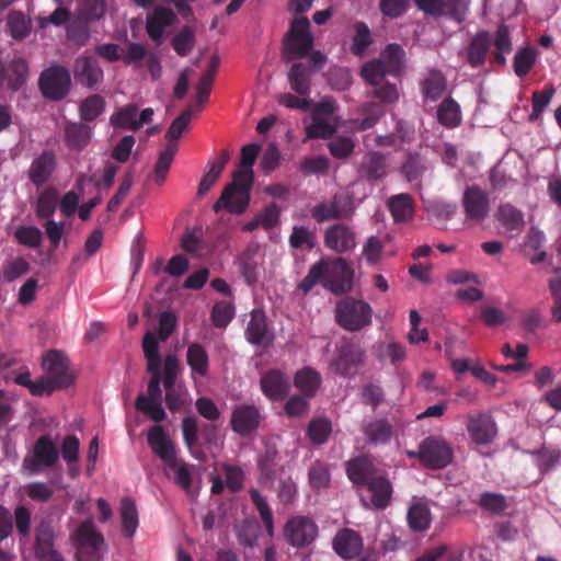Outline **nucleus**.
Listing matches in <instances>:
<instances>
[{
    "label": "nucleus",
    "instance_id": "f8f14e48",
    "mask_svg": "<svg viewBox=\"0 0 561 561\" xmlns=\"http://www.w3.org/2000/svg\"><path fill=\"white\" fill-rule=\"evenodd\" d=\"M56 534L50 522L42 520L35 528L34 554L37 561H65L55 548Z\"/></svg>",
    "mask_w": 561,
    "mask_h": 561
},
{
    "label": "nucleus",
    "instance_id": "e433bc0d",
    "mask_svg": "<svg viewBox=\"0 0 561 561\" xmlns=\"http://www.w3.org/2000/svg\"><path fill=\"white\" fill-rule=\"evenodd\" d=\"M91 127L82 123H70L65 129L66 145L72 150H82L91 140Z\"/></svg>",
    "mask_w": 561,
    "mask_h": 561
},
{
    "label": "nucleus",
    "instance_id": "de8ad7c7",
    "mask_svg": "<svg viewBox=\"0 0 561 561\" xmlns=\"http://www.w3.org/2000/svg\"><path fill=\"white\" fill-rule=\"evenodd\" d=\"M28 67L23 58H15L5 66V80L11 90L18 91L26 81Z\"/></svg>",
    "mask_w": 561,
    "mask_h": 561
},
{
    "label": "nucleus",
    "instance_id": "09e8293b",
    "mask_svg": "<svg viewBox=\"0 0 561 561\" xmlns=\"http://www.w3.org/2000/svg\"><path fill=\"white\" fill-rule=\"evenodd\" d=\"M530 454L535 457L541 474L550 472L561 459V451L558 448L541 447Z\"/></svg>",
    "mask_w": 561,
    "mask_h": 561
},
{
    "label": "nucleus",
    "instance_id": "8fccbe9b",
    "mask_svg": "<svg viewBox=\"0 0 561 561\" xmlns=\"http://www.w3.org/2000/svg\"><path fill=\"white\" fill-rule=\"evenodd\" d=\"M144 355L147 360V370H156L161 368L160 347L156 335L152 332H147L142 339Z\"/></svg>",
    "mask_w": 561,
    "mask_h": 561
},
{
    "label": "nucleus",
    "instance_id": "69168bd1",
    "mask_svg": "<svg viewBox=\"0 0 561 561\" xmlns=\"http://www.w3.org/2000/svg\"><path fill=\"white\" fill-rule=\"evenodd\" d=\"M182 434L184 444L186 445L191 454L196 459H202V457H199V455L194 450L198 439V424L196 417L185 416L182 420Z\"/></svg>",
    "mask_w": 561,
    "mask_h": 561
},
{
    "label": "nucleus",
    "instance_id": "f03ea898",
    "mask_svg": "<svg viewBox=\"0 0 561 561\" xmlns=\"http://www.w3.org/2000/svg\"><path fill=\"white\" fill-rule=\"evenodd\" d=\"M354 272L347 262L335 259L331 264L321 260L309 268L298 288L308 294L318 283L334 295H342L352 289Z\"/></svg>",
    "mask_w": 561,
    "mask_h": 561
},
{
    "label": "nucleus",
    "instance_id": "6e6d98bb",
    "mask_svg": "<svg viewBox=\"0 0 561 561\" xmlns=\"http://www.w3.org/2000/svg\"><path fill=\"white\" fill-rule=\"evenodd\" d=\"M105 110V100L99 94H92L84 99L79 107L80 117L83 122H92Z\"/></svg>",
    "mask_w": 561,
    "mask_h": 561
},
{
    "label": "nucleus",
    "instance_id": "2eb2a0df",
    "mask_svg": "<svg viewBox=\"0 0 561 561\" xmlns=\"http://www.w3.org/2000/svg\"><path fill=\"white\" fill-rule=\"evenodd\" d=\"M244 336L250 344L255 346L268 347L273 344L275 335L262 309H253L250 312Z\"/></svg>",
    "mask_w": 561,
    "mask_h": 561
},
{
    "label": "nucleus",
    "instance_id": "9b49d317",
    "mask_svg": "<svg viewBox=\"0 0 561 561\" xmlns=\"http://www.w3.org/2000/svg\"><path fill=\"white\" fill-rule=\"evenodd\" d=\"M318 535L317 524L309 517L295 516L284 528L286 541L296 548L307 547L313 542Z\"/></svg>",
    "mask_w": 561,
    "mask_h": 561
},
{
    "label": "nucleus",
    "instance_id": "a19ab883",
    "mask_svg": "<svg viewBox=\"0 0 561 561\" xmlns=\"http://www.w3.org/2000/svg\"><path fill=\"white\" fill-rule=\"evenodd\" d=\"M437 121L447 128H455L461 123L459 104L451 98L442 101L437 108Z\"/></svg>",
    "mask_w": 561,
    "mask_h": 561
},
{
    "label": "nucleus",
    "instance_id": "4be33fe9",
    "mask_svg": "<svg viewBox=\"0 0 561 561\" xmlns=\"http://www.w3.org/2000/svg\"><path fill=\"white\" fill-rule=\"evenodd\" d=\"M263 394L271 401L284 400L290 391V380L279 369L265 371L260 379Z\"/></svg>",
    "mask_w": 561,
    "mask_h": 561
},
{
    "label": "nucleus",
    "instance_id": "72a5a7b5",
    "mask_svg": "<svg viewBox=\"0 0 561 561\" xmlns=\"http://www.w3.org/2000/svg\"><path fill=\"white\" fill-rule=\"evenodd\" d=\"M312 70L304 62H295L288 72V82L290 89L297 94L306 96L310 93V80Z\"/></svg>",
    "mask_w": 561,
    "mask_h": 561
},
{
    "label": "nucleus",
    "instance_id": "4468645a",
    "mask_svg": "<svg viewBox=\"0 0 561 561\" xmlns=\"http://www.w3.org/2000/svg\"><path fill=\"white\" fill-rule=\"evenodd\" d=\"M263 416L260 408L254 404L236 405L231 413V430L240 436L248 437L254 433Z\"/></svg>",
    "mask_w": 561,
    "mask_h": 561
},
{
    "label": "nucleus",
    "instance_id": "f257e3e1",
    "mask_svg": "<svg viewBox=\"0 0 561 561\" xmlns=\"http://www.w3.org/2000/svg\"><path fill=\"white\" fill-rule=\"evenodd\" d=\"M492 45L494 46V51L491 54L492 62L505 66L506 55L513 50L511 33L506 24L499 25L493 35L485 30L478 31L466 47L459 51V57L472 69L482 68L488 60Z\"/></svg>",
    "mask_w": 561,
    "mask_h": 561
},
{
    "label": "nucleus",
    "instance_id": "4d7b16f0",
    "mask_svg": "<svg viewBox=\"0 0 561 561\" xmlns=\"http://www.w3.org/2000/svg\"><path fill=\"white\" fill-rule=\"evenodd\" d=\"M289 245L293 249L312 250L317 243L316 233L305 226H294L289 236Z\"/></svg>",
    "mask_w": 561,
    "mask_h": 561
},
{
    "label": "nucleus",
    "instance_id": "3c124183",
    "mask_svg": "<svg viewBox=\"0 0 561 561\" xmlns=\"http://www.w3.org/2000/svg\"><path fill=\"white\" fill-rule=\"evenodd\" d=\"M409 527L416 533L426 530L431 524L430 510L420 503L413 504L408 512Z\"/></svg>",
    "mask_w": 561,
    "mask_h": 561
},
{
    "label": "nucleus",
    "instance_id": "13d9d810",
    "mask_svg": "<svg viewBox=\"0 0 561 561\" xmlns=\"http://www.w3.org/2000/svg\"><path fill=\"white\" fill-rule=\"evenodd\" d=\"M7 26L10 35L15 39L25 38L31 32V21L22 13L13 11L9 13Z\"/></svg>",
    "mask_w": 561,
    "mask_h": 561
},
{
    "label": "nucleus",
    "instance_id": "6ab92c4d",
    "mask_svg": "<svg viewBox=\"0 0 561 561\" xmlns=\"http://www.w3.org/2000/svg\"><path fill=\"white\" fill-rule=\"evenodd\" d=\"M72 73L76 82L88 89L95 88L104 78L99 61L91 56L77 57L72 66Z\"/></svg>",
    "mask_w": 561,
    "mask_h": 561
},
{
    "label": "nucleus",
    "instance_id": "39448f33",
    "mask_svg": "<svg viewBox=\"0 0 561 561\" xmlns=\"http://www.w3.org/2000/svg\"><path fill=\"white\" fill-rule=\"evenodd\" d=\"M373 309L364 300L345 297L337 302L335 319L337 324L346 331L356 332L371 323Z\"/></svg>",
    "mask_w": 561,
    "mask_h": 561
},
{
    "label": "nucleus",
    "instance_id": "58836bf2",
    "mask_svg": "<svg viewBox=\"0 0 561 561\" xmlns=\"http://www.w3.org/2000/svg\"><path fill=\"white\" fill-rule=\"evenodd\" d=\"M294 385L306 398H312L321 385V376L313 368L305 367L296 373Z\"/></svg>",
    "mask_w": 561,
    "mask_h": 561
},
{
    "label": "nucleus",
    "instance_id": "f704fd0d",
    "mask_svg": "<svg viewBox=\"0 0 561 561\" xmlns=\"http://www.w3.org/2000/svg\"><path fill=\"white\" fill-rule=\"evenodd\" d=\"M186 363L192 370V375L205 377L209 371V356L205 347L197 343H191L186 352Z\"/></svg>",
    "mask_w": 561,
    "mask_h": 561
},
{
    "label": "nucleus",
    "instance_id": "393cba45",
    "mask_svg": "<svg viewBox=\"0 0 561 561\" xmlns=\"http://www.w3.org/2000/svg\"><path fill=\"white\" fill-rule=\"evenodd\" d=\"M57 165L53 151L45 150L35 158L28 170V179L36 186H43L50 179Z\"/></svg>",
    "mask_w": 561,
    "mask_h": 561
},
{
    "label": "nucleus",
    "instance_id": "7ed1b4c3",
    "mask_svg": "<svg viewBox=\"0 0 561 561\" xmlns=\"http://www.w3.org/2000/svg\"><path fill=\"white\" fill-rule=\"evenodd\" d=\"M252 184V170H237L233 173V181L222 191L220 198L215 203V211L226 208L233 214L244 213L250 202Z\"/></svg>",
    "mask_w": 561,
    "mask_h": 561
},
{
    "label": "nucleus",
    "instance_id": "7c9ffc66",
    "mask_svg": "<svg viewBox=\"0 0 561 561\" xmlns=\"http://www.w3.org/2000/svg\"><path fill=\"white\" fill-rule=\"evenodd\" d=\"M496 220L508 232L519 234L525 228L524 213L511 203L501 204L495 214Z\"/></svg>",
    "mask_w": 561,
    "mask_h": 561
},
{
    "label": "nucleus",
    "instance_id": "473e14b6",
    "mask_svg": "<svg viewBox=\"0 0 561 561\" xmlns=\"http://www.w3.org/2000/svg\"><path fill=\"white\" fill-rule=\"evenodd\" d=\"M388 209L394 222H408L414 215V201L408 193L391 196L387 202Z\"/></svg>",
    "mask_w": 561,
    "mask_h": 561
},
{
    "label": "nucleus",
    "instance_id": "a878e982",
    "mask_svg": "<svg viewBox=\"0 0 561 561\" xmlns=\"http://www.w3.org/2000/svg\"><path fill=\"white\" fill-rule=\"evenodd\" d=\"M257 467L260 482L271 486L284 470V467L279 463V454L273 446L266 447L265 451L260 456Z\"/></svg>",
    "mask_w": 561,
    "mask_h": 561
},
{
    "label": "nucleus",
    "instance_id": "ddd939ff",
    "mask_svg": "<svg viewBox=\"0 0 561 561\" xmlns=\"http://www.w3.org/2000/svg\"><path fill=\"white\" fill-rule=\"evenodd\" d=\"M466 427L470 439L478 446H489L497 436L496 423L488 413L468 415Z\"/></svg>",
    "mask_w": 561,
    "mask_h": 561
},
{
    "label": "nucleus",
    "instance_id": "0eeeda50",
    "mask_svg": "<svg viewBox=\"0 0 561 561\" xmlns=\"http://www.w3.org/2000/svg\"><path fill=\"white\" fill-rule=\"evenodd\" d=\"M411 457H417L420 462L430 469H443L453 462L454 450L442 437L428 436L419 446L416 453H410Z\"/></svg>",
    "mask_w": 561,
    "mask_h": 561
},
{
    "label": "nucleus",
    "instance_id": "9d476101",
    "mask_svg": "<svg viewBox=\"0 0 561 561\" xmlns=\"http://www.w3.org/2000/svg\"><path fill=\"white\" fill-rule=\"evenodd\" d=\"M416 7L433 16H447L458 23L465 21L470 0H414Z\"/></svg>",
    "mask_w": 561,
    "mask_h": 561
},
{
    "label": "nucleus",
    "instance_id": "338daca9",
    "mask_svg": "<svg viewBox=\"0 0 561 561\" xmlns=\"http://www.w3.org/2000/svg\"><path fill=\"white\" fill-rule=\"evenodd\" d=\"M401 170L405 179L409 182H413L421 178L425 172V161L419 153H409Z\"/></svg>",
    "mask_w": 561,
    "mask_h": 561
},
{
    "label": "nucleus",
    "instance_id": "6e6552de",
    "mask_svg": "<svg viewBox=\"0 0 561 561\" xmlns=\"http://www.w3.org/2000/svg\"><path fill=\"white\" fill-rule=\"evenodd\" d=\"M59 459V449L49 435L39 436L32 455L23 459V468L31 474L38 473L43 468L54 467Z\"/></svg>",
    "mask_w": 561,
    "mask_h": 561
},
{
    "label": "nucleus",
    "instance_id": "c85d7f7f",
    "mask_svg": "<svg viewBox=\"0 0 561 561\" xmlns=\"http://www.w3.org/2000/svg\"><path fill=\"white\" fill-rule=\"evenodd\" d=\"M229 160V151L222 150L216 159L208 161L207 171L204 173L198 185L197 197L202 198L210 191V188L219 179L221 172L224 171Z\"/></svg>",
    "mask_w": 561,
    "mask_h": 561
},
{
    "label": "nucleus",
    "instance_id": "4c0bfd02",
    "mask_svg": "<svg viewBox=\"0 0 561 561\" xmlns=\"http://www.w3.org/2000/svg\"><path fill=\"white\" fill-rule=\"evenodd\" d=\"M447 89V80L443 72L437 69H431L426 78L421 83V90L425 99L437 101Z\"/></svg>",
    "mask_w": 561,
    "mask_h": 561
},
{
    "label": "nucleus",
    "instance_id": "680f3d73",
    "mask_svg": "<svg viewBox=\"0 0 561 561\" xmlns=\"http://www.w3.org/2000/svg\"><path fill=\"white\" fill-rule=\"evenodd\" d=\"M58 193L55 188H45L37 199L36 214L39 218H49L54 215L57 206Z\"/></svg>",
    "mask_w": 561,
    "mask_h": 561
},
{
    "label": "nucleus",
    "instance_id": "c9c22d12",
    "mask_svg": "<svg viewBox=\"0 0 561 561\" xmlns=\"http://www.w3.org/2000/svg\"><path fill=\"white\" fill-rule=\"evenodd\" d=\"M350 215L351 209L340 206L335 198L330 202L319 203L311 209V216L317 222L340 220Z\"/></svg>",
    "mask_w": 561,
    "mask_h": 561
},
{
    "label": "nucleus",
    "instance_id": "2f4dec72",
    "mask_svg": "<svg viewBox=\"0 0 561 561\" xmlns=\"http://www.w3.org/2000/svg\"><path fill=\"white\" fill-rule=\"evenodd\" d=\"M365 486L371 493L370 502L374 508L381 511L390 504L392 485L386 477L376 476Z\"/></svg>",
    "mask_w": 561,
    "mask_h": 561
},
{
    "label": "nucleus",
    "instance_id": "c03bdc74",
    "mask_svg": "<svg viewBox=\"0 0 561 561\" xmlns=\"http://www.w3.org/2000/svg\"><path fill=\"white\" fill-rule=\"evenodd\" d=\"M537 50L534 47L527 46L519 48L513 58V70L518 78L526 77L537 61Z\"/></svg>",
    "mask_w": 561,
    "mask_h": 561
},
{
    "label": "nucleus",
    "instance_id": "603ef678",
    "mask_svg": "<svg viewBox=\"0 0 561 561\" xmlns=\"http://www.w3.org/2000/svg\"><path fill=\"white\" fill-rule=\"evenodd\" d=\"M354 31L351 51L355 56H362L373 43L371 32L368 25L362 21L354 23Z\"/></svg>",
    "mask_w": 561,
    "mask_h": 561
},
{
    "label": "nucleus",
    "instance_id": "5fc2aeb1",
    "mask_svg": "<svg viewBox=\"0 0 561 561\" xmlns=\"http://www.w3.org/2000/svg\"><path fill=\"white\" fill-rule=\"evenodd\" d=\"M331 433L332 424L324 417L311 420L307 427V436L314 445H322L327 443Z\"/></svg>",
    "mask_w": 561,
    "mask_h": 561
},
{
    "label": "nucleus",
    "instance_id": "412c9836",
    "mask_svg": "<svg viewBox=\"0 0 561 561\" xmlns=\"http://www.w3.org/2000/svg\"><path fill=\"white\" fill-rule=\"evenodd\" d=\"M147 442L151 451L165 465L174 463L176 458L175 444L161 425H153L148 430Z\"/></svg>",
    "mask_w": 561,
    "mask_h": 561
},
{
    "label": "nucleus",
    "instance_id": "5701e85b",
    "mask_svg": "<svg viewBox=\"0 0 561 561\" xmlns=\"http://www.w3.org/2000/svg\"><path fill=\"white\" fill-rule=\"evenodd\" d=\"M332 548L344 560L355 559L362 552L363 539L354 529L342 528L335 534Z\"/></svg>",
    "mask_w": 561,
    "mask_h": 561
},
{
    "label": "nucleus",
    "instance_id": "a211bd4d",
    "mask_svg": "<svg viewBox=\"0 0 561 561\" xmlns=\"http://www.w3.org/2000/svg\"><path fill=\"white\" fill-rule=\"evenodd\" d=\"M43 367L48 374V378L59 388H66L73 381L69 373V363L67 356L60 351H49L43 358Z\"/></svg>",
    "mask_w": 561,
    "mask_h": 561
},
{
    "label": "nucleus",
    "instance_id": "864d4df0",
    "mask_svg": "<svg viewBox=\"0 0 561 561\" xmlns=\"http://www.w3.org/2000/svg\"><path fill=\"white\" fill-rule=\"evenodd\" d=\"M391 75L388 72V69L385 68L381 61H377L376 59L366 62L363 65L360 69L362 78L373 87V89L377 85H380L386 81V76Z\"/></svg>",
    "mask_w": 561,
    "mask_h": 561
},
{
    "label": "nucleus",
    "instance_id": "ea45409f",
    "mask_svg": "<svg viewBox=\"0 0 561 561\" xmlns=\"http://www.w3.org/2000/svg\"><path fill=\"white\" fill-rule=\"evenodd\" d=\"M363 431L367 440L374 445L387 444L392 436V425L385 419L370 421Z\"/></svg>",
    "mask_w": 561,
    "mask_h": 561
},
{
    "label": "nucleus",
    "instance_id": "a18cd8bd",
    "mask_svg": "<svg viewBox=\"0 0 561 561\" xmlns=\"http://www.w3.org/2000/svg\"><path fill=\"white\" fill-rule=\"evenodd\" d=\"M138 118V106L136 104H127L118 108L110 118L111 124L115 128L138 130L139 124Z\"/></svg>",
    "mask_w": 561,
    "mask_h": 561
},
{
    "label": "nucleus",
    "instance_id": "423d86ee",
    "mask_svg": "<svg viewBox=\"0 0 561 561\" xmlns=\"http://www.w3.org/2000/svg\"><path fill=\"white\" fill-rule=\"evenodd\" d=\"M312 47L313 37L308 18L294 19L284 39V58L286 60L304 58L310 54Z\"/></svg>",
    "mask_w": 561,
    "mask_h": 561
},
{
    "label": "nucleus",
    "instance_id": "1a4fd4ad",
    "mask_svg": "<svg viewBox=\"0 0 561 561\" xmlns=\"http://www.w3.org/2000/svg\"><path fill=\"white\" fill-rule=\"evenodd\" d=\"M71 84L70 72L62 66L45 69L38 79V87L46 99L60 101L69 93Z\"/></svg>",
    "mask_w": 561,
    "mask_h": 561
},
{
    "label": "nucleus",
    "instance_id": "bb28decb",
    "mask_svg": "<svg viewBox=\"0 0 561 561\" xmlns=\"http://www.w3.org/2000/svg\"><path fill=\"white\" fill-rule=\"evenodd\" d=\"M176 15L172 9L158 5L153 12L147 16L146 31L148 36L153 41L162 38L165 27L175 23Z\"/></svg>",
    "mask_w": 561,
    "mask_h": 561
},
{
    "label": "nucleus",
    "instance_id": "cd10ccee",
    "mask_svg": "<svg viewBox=\"0 0 561 561\" xmlns=\"http://www.w3.org/2000/svg\"><path fill=\"white\" fill-rule=\"evenodd\" d=\"M346 473L356 486H365L376 474V468L367 456H359L346 462Z\"/></svg>",
    "mask_w": 561,
    "mask_h": 561
},
{
    "label": "nucleus",
    "instance_id": "37998d69",
    "mask_svg": "<svg viewBox=\"0 0 561 561\" xmlns=\"http://www.w3.org/2000/svg\"><path fill=\"white\" fill-rule=\"evenodd\" d=\"M404 55L405 53L400 45L389 44L376 60L381 61L392 76H398L403 68Z\"/></svg>",
    "mask_w": 561,
    "mask_h": 561
},
{
    "label": "nucleus",
    "instance_id": "b1692460",
    "mask_svg": "<svg viewBox=\"0 0 561 561\" xmlns=\"http://www.w3.org/2000/svg\"><path fill=\"white\" fill-rule=\"evenodd\" d=\"M324 245L336 253H345L356 245L355 233L344 224H334L324 231Z\"/></svg>",
    "mask_w": 561,
    "mask_h": 561
},
{
    "label": "nucleus",
    "instance_id": "c756f323",
    "mask_svg": "<svg viewBox=\"0 0 561 561\" xmlns=\"http://www.w3.org/2000/svg\"><path fill=\"white\" fill-rule=\"evenodd\" d=\"M359 174L368 182L383 179L387 174L386 157L379 151L368 152L360 163Z\"/></svg>",
    "mask_w": 561,
    "mask_h": 561
},
{
    "label": "nucleus",
    "instance_id": "20e7f679",
    "mask_svg": "<svg viewBox=\"0 0 561 561\" xmlns=\"http://www.w3.org/2000/svg\"><path fill=\"white\" fill-rule=\"evenodd\" d=\"M73 539L77 545L78 561H102L106 545L92 519H85L78 526Z\"/></svg>",
    "mask_w": 561,
    "mask_h": 561
},
{
    "label": "nucleus",
    "instance_id": "79ce46f5",
    "mask_svg": "<svg viewBox=\"0 0 561 561\" xmlns=\"http://www.w3.org/2000/svg\"><path fill=\"white\" fill-rule=\"evenodd\" d=\"M122 533L130 538L136 533L139 520L135 502L130 497H124L121 502Z\"/></svg>",
    "mask_w": 561,
    "mask_h": 561
},
{
    "label": "nucleus",
    "instance_id": "774afa93",
    "mask_svg": "<svg viewBox=\"0 0 561 561\" xmlns=\"http://www.w3.org/2000/svg\"><path fill=\"white\" fill-rule=\"evenodd\" d=\"M195 44V33L191 26H184L172 39V47L180 56H187Z\"/></svg>",
    "mask_w": 561,
    "mask_h": 561
},
{
    "label": "nucleus",
    "instance_id": "dca6fc26",
    "mask_svg": "<svg viewBox=\"0 0 561 561\" xmlns=\"http://www.w3.org/2000/svg\"><path fill=\"white\" fill-rule=\"evenodd\" d=\"M467 219L483 221L490 211V201L485 191L478 185L467 186L461 198Z\"/></svg>",
    "mask_w": 561,
    "mask_h": 561
},
{
    "label": "nucleus",
    "instance_id": "aec40b11",
    "mask_svg": "<svg viewBox=\"0 0 561 561\" xmlns=\"http://www.w3.org/2000/svg\"><path fill=\"white\" fill-rule=\"evenodd\" d=\"M363 350L353 343H344L336 351L332 367L344 377H353L363 364Z\"/></svg>",
    "mask_w": 561,
    "mask_h": 561
},
{
    "label": "nucleus",
    "instance_id": "052dcab7",
    "mask_svg": "<svg viewBox=\"0 0 561 561\" xmlns=\"http://www.w3.org/2000/svg\"><path fill=\"white\" fill-rule=\"evenodd\" d=\"M556 93V89L553 85L549 84L543 88L542 91H535L531 96V105L533 111L529 115V121L535 122L538 119L546 107L550 104L553 95Z\"/></svg>",
    "mask_w": 561,
    "mask_h": 561
},
{
    "label": "nucleus",
    "instance_id": "bf43d9fd",
    "mask_svg": "<svg viewBox=\"0 0 561 561\" xmlns=\"http://www.w3.org/2000/svg\"><path fill=\"white\" fill-rule=\"evenodd\" d=\"M249 495L251 497L252 503L254 504L255 508L257 510L260 517L265 526L266 533L270 536H273L274 534V520H273V513L271 507L268 506L267 502L263 497V495L256 490L251 489L249 491Z\"/></svg>",
    "mask_w": 561,
    "mask_h": 561
},
{
    "label": "nucleus",
    "instance_id": "49530a36",
    "mask_svg": "<svg viewBox=\"0 0 561 561\" xmlns=\"http://www.w3.org/2000/svg\"><path fill=\"white\" fill-rule=\"evenodd\" d=\"M176 151V142H168L164 150L160 152L153 170V180L158 185H162L165 182Z\"/></svg>",
    "mask_w": 561,
    "mask_h": 561
},
{
    "label": "nucleus",
    "instance_id": "e2e57ef3",
    "mask_svg": "<svg viewBox=\"0 0 561 561\" xmlns=\"http://www.w3.org/2000/svg\"><path fill=\"white\" fill-rule=\"evenodd\" d=\"M135 407L138 411L148 415L154 422H161L167 414L162 408L161 400H149L145 394H139L136 399Z\"/></svg>",
    "mask_w": 561,
    "mask_h": 561
},
{
    "label": "nucleus",
    "instance_id": "0e129e2a",
    "mask_svg": "<svg viewBox=\"0 0 561 561\" xmlns=\"http://www.w3.org/2000/svg\"><path fill=\"white\" fill-rule=\"evenodd\" d=\"M478 505L491 514L500 515L507 508V501L501 493L483 492L479 499Z\"/></svg>",
    "mask_w": 561,
    "mask_h": 561
},
{
    "label": "nucleus",
    "instance_id": "f3484780",
    "mask_svg": "<svg viewBox=\"0 0 561 561\" xmlns=\"http://www.w3.org/2000/svg\"><path fill=\"white\" fill-rule=\"evenodd\" d=\"M180 370V360L176 355L168 354L163 359V387L165 389V404L172 412L180 410L183 404L181 394L174 387Z\"/></svg>",
    "mask_w": 561,
    "mask_h": 561
}]
</instances>
